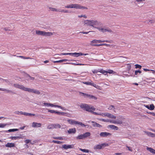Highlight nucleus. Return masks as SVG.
Here are the masks:
<instances>
[{
    "label": "nucleus",
    "instance_id": "5701e85b",
    "mask_svg": "<svg viewBox=\"0 0 155 155\" xmlns=\"http://www.w3.org/2000/svg\"><path fill=\"white\" fill-rule=\"evenodd\" d=\"M146 149L153 154H154L155 152V150L151 148L147 147Z\"/></svg>",
    "mask_w": 155,
    "mask_h": 155
},
{
    "label": "nucleus",
    "instance_id": "09e8293b",
    "mask_svg": "<svg viewBox=\"0 0 155 155\" xmlns=\"http://www.w3.org/2000/svg\"><path fill=\"white\" fill-rule=\"evenodd\" d=\"M6 125V124L3 123L0 124V128H4Z\"/></svg>",
    "mask_w": 155,
    "mask_h": 155
},
{
    "label": "nucleus",
    "instance_id": "4468645a",
    "mask_svg": "<svg viewBox=\"0 0 155 155\" xmlns=\"http://www.w3.org/2000/svg\"><path fill=\"white\" fill-rule=\"evenodd\" d=\"M144 106L148 109L150 110H153L154 109L155 107L153 104H151L150 105H144Z\"/></svg>",
    "mask_w": 155,
    "mask_h": 155
},
{
    "label": "nucleus",
    "instance_id": "4be33fe9",
    "mask_svg": "<svg viewBox=\"0 0 155 155\" xmlns=\"http://www.w3.org/2000/svg\"><path fill=\"white\" fill-rule=\"evenodd\" d=\"M108 109L109 110H113L114 113L116 112V108L113 105H111L108 108Z\"/></svg>",
    "mask_w": 155,
    "mask_h": 155
},
{
    "label": "nucleus",
    "instance_id": "a18cd8bd",
    "mask_svg": "<svg viewBox=\"0 0 155 155\" xmlns=\"http://www.w3.org/2000/svg\"><path fill=\"white\" fill-rule=\"evenodd\" d=\"M18 130L17 129H11L9 130L8 131L9 132H14L15 131H18Z\"/></svg>",
    "mask_w": 155,
    "mask_h": 155
},
{
    "label": "nucleus",
    "instance_id": "b1692460",
    "mask_svg": "<svg viewBox=\"0 0 155 155\" xmlns=\"http://www.w3.org/2000/svg\"><path fill=\"white\" fill-rule=\"evenodd\" d=\"M146 149L153 154H154L155 152V150L151 148L147 147Z\"/></svg>",
    "mask_w": 155,
    "mask_h": 155
},
{
    "label": "nucleus",
    "instance_id": "58836bf2",
    "mask_svg": "<svg viewBox=\"0 0 155 155\" xmlns=\"http://www.w3.org/2000/svg\"><path fill=\"white\" fill-rule=\"evenodd\" d=\"M79 150L84 152L88 153L89 152V150L87 149H82L80 148Z\"/></svg>",
    "mask_w": 155,
    "mask_h": 155
},
{
    "label": "nucleus",
    "instance_id": "1a4fd4ad",
    "mask_svg": "<svg viewBox=\"0 0 155 155\" xmlns=\"http://www.w3.org/2000/svg\"><path fill=\"white\" fill-rule=\"evenodd\" d=\"M109 145L108 144L105 143H104L101 144H97L94 147L93 149L94 150H101L105 147L109 146Z\"/></svg>",
    "mask_w": 155,
    "mask_h": 155
},
{
    "label": "nucleus",
    "instance_id": "6ab92c4d",
    "mask_svg": "<svg viewBox=\"0 0 155 155\" xmlns=\"http://www.w3.org/2000/svg\"><path fill=\"white\" fill-rule=\"evenodd\" d=\"M10 138L13 140H17L18 139H23V137L21 136L17 137H11Z\"/></svg>",
    "mask_w": 155,
    "mask_h": 155
},
{
    "label": "nucleus",
    "instance_id": "37998d69",
    "mask_svg": "<svg viewBox=\"0 0 155 155\" xmlns=\"http://www.w3.org/2000/svg\"><path fill=\"white\" fill-rule=\"evenodd\" d=\"M108 73L109 74H114L115 72L112 70H109L107 71V74Z\"/></svg>",
    "mask_w": 155,
    "mask_h": 155
},
{
    "label": "nucleus",
    "instance_id": "393cba45",
    "mask_svg": "<svg viewBox=\"0 0 155 155\" xmlns=\"http://www.w3.org/2000/svg\"><path fill=\"white\" fill-rule=\"evenodd\" d=\"M83 136L84 138L89 137L90 136L91 134L89 132H87L83 134Z\"/></svg>",
    "mask_w": 155,
    "mask_h": 155
},
{
    "label": "nucleus",
    "instance_id": "aec40b11",
    "mask_svg": "<svg viewBox=\"0 0 155 155\" xmlns=\"http://www.w3.org/2000/svg\"><path fill=\"white\" fill-rule=\"evenodd\" d=\"M54 32L45 31V36H51L53 35H54Z\"/></svg>",
    "mask_w": 155,
    "mask_h": 155
},
{
    "label": "nucleus",
    "instance_id": "20e7f679",
    "mask_svg": "<svg viewBox=\"0 0 155 155\" xmlns=\"http://www.w3.org/2000/svg\"><path fill=\"white\" fill-rule=\"evenodd\" d=\"M65 8H75L77 9H87V7L78 4H71L65 6Z\"/></svg>",
    "mask_w": 155,
    "mask_h": 155
},
{
    "label": "nucleus",
    "instance_id": "f3484780",
    "mask_svg": "<svg viewBox=\"0 0 155 155\" xmlns=\"http://www.w3.org/2000/svg\"><path fill=\"white\" fill-rule=\"evenodd\" d=\"M20 113L21 114L24 115L25 116H35V114H31L30 113L23 112H20Z\"/></svg>",
    "mask_w": 155,
    "mask_h": 155
},
{
    "label": "nucleus",
    "instance_id": "e433bc0d",
    "mask_svg": "<svg viewBox=\"0 0 155 155\" xmlns=\"http://www.w3.org/2000/svg\"><path fill=\"white\" fill-rule=\"evenodd\" d=\"M55 114H57L59 115H63L64 116L65 115V114H66L64 112H61L59 111H56Z\"/></svg>",
    "mask_w": 155,
    "mask_h": 155
},
{
    "label": "nucleus",
    "instance_id": "de8ad7c7",
    "mask_svg": "<svg viewBox=\"0 0 155 155\" xmlns=\"http://www.w3.org/2000/svg\"><path fill=\"white\" fill-rule=\"evenodd\" d=\"M52 142L54 143H56L58 144H61L62 143V142H61L60 141H59L54 140H53Z\"/></svg>",
    "mask_w": 155,
    "mask_h": 155
},
{
    "label": "nucleus",
    "instance_id": "412c9836",
    "mask_svg": "<svg viewBox=\"0 0 155 155\" xmlns=\"http://www.w3.org/2000/svg\"><path fill=\"white\" fill-rule=\"evenodd\" d=\"M91 123L92 124V125L94 127H97L100 128L102 127V126L101 125L95 122L92 121Z\"/></svg>",
    "mask_w": 155,
    "mask_h": 155
},
{
    "label": "nucleus",
    "instance_id": "8fccbe9b",
    "mask_svg": "<svg viewBox=\"0 0 155 155\" xmlns=\"http://www.w3.org/2000/svg\"><path fill=\"white\" fill-rule=\"evenodd\" d=\"M82 83H83V84H86L88 85H91V84L92 82H82Z\"/></svg>",
    "mask_w": 155,
    "mask_h": 155
},
{
    "label": "nucleus",
    "instance_id": "9b49d317",
    "mask_svg": "<svg viewBox=\"0 0 155 155\" xmlns=\"http://www.w3.org/2000/svg\"><path fill=\"white\" fill-rule=\"evenodd\" d=\"M111 135V134L110 133L107 132H102L100 134V137H110Z\"/></svg>",
    "mask_w": 155,
    "mask_h": 155
},
{
    "label": "nucleus",
    "instance_id": "a211bd4d",
    "mask_svg": "<svg viewBox=\"0 0 155 155\" xmlns=\"http://www.w3.org/2000/svg\"><path fill=\"white\" fill-rule=\"evenodd\" d=\"M5 146L8 147H15V144L14 143H8L5 144Z\"/></svg>",
    "mask_w": 155,
    "mask_h": 155
},
{
    "label": "nucleus",
    "instance_id": "f03ea898",
    "mask_svg": "<svg viewBox=\"0 0 155 155\" xmlns=\"http://www.w3.org/2000/svg\"><path fill=\"white\" fill-rule=\"evenodd\" d=\"M14 86L15 87L20 89L23 91H28L29 92L37 94H40V92L38 90L26 87L22 85L18 84H14Z\"/></svg>",
    "mask_w": 155,
    "mask_h": 155
},
{
    "label": "nucleus",
    "instance_id": "338daca9",
    "mask_svg": "<svg viewBox=\"0 0 155 155\" xmlns=\"http://www.w3.org/2000/svg\"><path fill=\"white\" fill-rule=\"evenodd\" d=\"M98 72H99V71L97 70H94L92 71V72L94 74L97 73Z\"/></svg>",
    "mask_w": 155,
    "mask_h": 155
},
{
    "label": "nucleus",
    "instance_id": "ea45409f",
    "mask_svg": "<svg viewBox=\"0 0 155 155\" xmlns=\"http://www.w3.org/2000/svg\"><path fill=\"white\" fill-rule=\"evenodd\" d=\"M66 64H70L73 65H85V64H75L74 63H66Z\"/></svg>",
    "mask_w": 155,
    "mask_h": 155
},
{
    "label": "nucleus",
    "instance_id": "2eb2a0df",
    "mask_svg": "<svg viewBox=\"0 0 155 155\" xmlns=\"http://www.w3.org/2000/svg\"><path fill=\"white\" fill-rule=\"evenodd\" d=\"M76 130L75 128L69 129L67 130L68 133L69 134H74L76 132Z\"/></svg>",
    "mask_w": 155,
    "mask_h": 155
},
{
    "label": "nucleus",
    "instance_id": "c85d7f7f",
    "mask_svg": "<svg viewBox=\"0 0 155 155\" xmlns=\"http://www.w3.org/2000/svg\"><path fill=\"white\" fill-rule=\"evenodd\" d=\"M68 61V60L67 59H62V60H59V61H53L54 63H61V62H62L64 61Z\"/></svg>",
    "mask_w": 155,
    "mask_h": 155
},
{
    "label": "nucleus",
    "instance_id": "4d7b16f0",
    "mask_svg": "<svg viewBox=\"0 0 155 155\" xmlns=\"http://www.w3.org/2000/svg\"><path fill=\"white\" fill-rule=\"evenodd\" d=\"M124 152L117 153H115V155H124Z\"/></svg>",
    "mask_w": 155,
    "mask_h": 155
},
{
    "label": "nucleus",
    "instance_id": "423d86ee",
    "mask_svg": "<svg viewBox=\"0 0 155 155\" xmlns=\"http://www.w3.org/2000/svg\"><path fill=\"white\" fill-rule=\"evenodd\" d=\"M41 105L42 106H45L47 107H58L61 109L62 110H65V109H64V107H61V106L54 105V104H51L50 103L42 102L41 103Z\"/></svg>",
    "mask_w": 155,
    "mask_h": 155
},
{
    "label": "nucleus",
    "instance_id": "f704fd0d",
    "mask_svg": "<svg viewBox=\"0 0 155 155\" xmlns=\"http://www.w3.org/2000/svg\"><path fill=\"white\" fill-rule=\"evenodd\" d=\"M47 128L49 129L54 128V124L49 125L48 126Z\"/></svg>",
    "mask_w": 155,
    "mask_h": 155
},
{
    "label": "nucleus",
    "instance_id": "39448f33",
    "mask_svg": "<svg viewBox=\"0 0 155 155\" xmlns=\"http://www.w3.org/2000/svg\"><path fill=\"white\" fill-rule=\"evenodd\" d=\"M100 120L104 122H110L114 124H123L124 126L127 125V124L122 121L120 120H111L108 119H100Z\"/></svg>",
    "mask_w": 155,
    "mask_h": 155
},
{
    "label": "nucleus",
    "instance_id": "603ef678",
    "mask_svg": "<svg viewBox=\"0 0 155 155\" xmlns=\"http://www.w3.org/2000/svg\"><path fill=\"white\" fill-rule=\"evenodd\" d=\"M78 17L79 18H81V17H83L85 18H87V16L86 15H78Z\"/></svg>",
    "mask_w": 155,
    "mask_h": 155
},
{
    "label": "nucleus",
    "instance_id": "79ce46f5",
    "mask_svg": "<svg viewBox=\"0 0 155 155\" xmlns=\"http://www.w3.org/2000/svg\"><path fill=\"white\" fill-rule=\"evenodd\" d=\"M59 10V12H64V13H67L68 12V11L67 10H65L64 9H62V10Z\"/></svg>",
    "mask_w": 155,
    "mask_h": 155
},
{
    "label": "nucleus",
    "instance_id": "3c124183",
    "mask_svg": "<svg viewBox=\"0 0 155 155\" xmlns=\"http://www.w3.org/2000/svg\"><path fill=\"white\" fill-rule=\"evenodd\" d=\"M48 112H50L52 114L55 113H56V111H55L54 110H49V109H48Z\"/></svg>",
    "mask_w": 155,
    "mask_h": 155
},
{
    "label": "nucleus",
    "instance_id": "052dcab7",
    "mask_svg": "<svg viewBox=\"0 0 155 155\" xmlns=\"http://www.w3.org/2000/svg\"><path fill=\"white\" fill-rule=\"evenodd\" d=\"M131 68V66L130 65L128 64L127 65V68L128 70H130V69Z\"/></svg>",
    "mask_w": 155,
    "mask_h": 155
},
{
    "label": "nucleus",
    "instance_id": "13d9d810",
    "mask_svg": "<svg viewBox=\"0 0 155 155\" xmlns=\"http://www.w3.org/2000/svg\"><path fill=\"white\" fill-rule=\"evenodd\" d=\"M102 41V42H106L109 43H112V41L106 40V41Z\"/></svg>",
    "mask_w": 155,
    "mask_h": 155
},
{
    "label": "nucleus",
    "instance_id": "c756f323",
    "mask_svg": "<svg viewBox=\"0 0 155 155\" xmlns=\"http://www.w3.org/2000/svg\"><path fill=\"white\" fill-rule=\"evenodd\" d=\"M91 86H92L93 87H95L96 88H97L99 90H101V87L98 85H97L96 84H94L93 83H91Z\"/></svg>",
    "mask_w": 155,
    "mask_h": 155
},
{
    "label": "nucleus",
    "instance_id": "f8f14e48",
    "mask_svg": "<svg viewBox=\"0 0 155 155\" xmlns=\"http://www.w3.org/2000/svg\"><path fill=\"white\" fill-rule=\"evenodd\" d=\"M62 147L63 148L66 149L73 148L74 147V145L73 144L70 145L64 144L62 145Z\"/></svg>",
    "mask_w": 155,
    "mask_h": 155
},
{
    "label": "nucleus",
    "instance_id": "a19ab883",
    "mask_svg": "<svg viewBox=\"0 0 155 155\" xmlns=\"http://www.w3.org/2000/svg\"><path fill=\"white\" fill-rule=\"evenodd\" d=\"M0 90L5 91L7 93H9L11 91L5 89L0 88Z\"/></svg>",
    "mask_w": 155,
    "mask_h": 155
},
{
    "label": "nucleus",
    "instance_id": "c9c22d12",
    "mask_svg": "<svg viewBox=\"0 0 155 155\" xmlns=\"http://www.w3.org/2000/svg\"><path fill=\"white\" fill-rule=\"evenodd\" d=\"M155 22V21L154 20H149L147 21V23L150 25H152Z\"/></svg>",
    "mask_w": 155,
    "mask_h": 155
},
{
    "label": "nucleus",
    "instance_id": "473e14b6",
    "mask_svg": "<svg viewBox=\"0 0 155 155\" xmlns=\"http://www.w3.org/2000/svg\"><path fill=\"white\" fill-rule=\"evenodd\" d=\"M88 98L90 99H93L95 100L97 99V98L96 97L91 94H89Z\"/></svg>",
    "mask_w": 155,
    "mask_h": 155
},
{
    "label": "nucleus",
    "instance_id": "bf43d9fd",
    "mask_svg": "<svg viewBox=\"0 0 155 155\" xmlns=\"http://www.w3.org/2000/svg\"><path fill=\"white\" fill-rule=\"evenodd\" d=\"M100 46L105 45L107 46H109L110 45L109 44H100Z\"/></svg>",
    "mask_w": 155,
    "mask_h": 155
},
{
    "label": "nucleus",
    "instance_id": "72a5a7b5",
    "mask_svg": "<svg viewBox=\"0 0 155 155\" xmlns=\"http://www.w3.org/2000/svg\"><path fill=\"white\" fill-rule=\"evenodd\" d=\"M54 128H60L61 127V125L58 124H54Z\"/></svg>",
    "mask_w": 155,
    "mask_h": 155
},
{
    "label": "nucleus",
    "instance_id": "774afa93",
    "mask_svg": "<svg viewBox=\"0 0 155 155\" xmlns=\"http://www.w3.org/2000/svg\"><path fill=\"white\" fill-rule=\"evenodd\" d=\"M73 53H67V55H69L73 56Z\"/></svg>",
    "mask_w": 155,
    "mask_h": 155
},
{
    "label": "nucleus",
    "instance_id": "e2e57ef3",
    "mask_svg": "<svg viewBox=\"0 0 155 155\" xmlns=\"http://www.w3.org/2000/svg\"><path fill=\"white\" fill-rule=\"evenodd\" d=\"M0 80L2 82H8V81L7 80H4L1 78H0Z\"/></svg>",
    "mask_w": 155,
    "mask_h": 155
},
{
    "label": "nucleus",
    "instance_id": "c03bdc74",
    "mask_svg": "<svg viewBox=\"0 0 155 155\" xmlns=\"http://www.w3.org/2000/svg\"><path fill=\"white\" fill-rule=\"evenodd\" d=\"M147 134L148 135L150 136L151 137H153L155 136V134L153 133H152L150 132H147Z\"/></svg>",
    "mask_w": 155,
    "mask_h": 155
},
{
    "label": "nucleus",
    "instance_id": "680f3d73",
    "mask_svg": "<svg viewBox=\"0 0 155 155\" xmlns=\"http://www.w3.org/2000/svg\"><path fill=\"white\" fill-rule=\"evenodd\" d=\"M138 73H141V71L140 70L136 71L135 72V75H137Z\"/></svg>",
    "mask_w": 155,
    "mask_h": 155
},
{
    "label": "nucleus",
    "instance_id": "7c9ffc66",
    "mask_svg": "<svg viewBox=\"0 0 155 155\" xmlns=\"http://www.w3.org/2000/svg\"><path fill=\"white\" fill-rule=\"evenodd\" d=\"M145 1V0H134V2L135 4H138L144 2Z\"/></svg>",
    "mask_w": 155,
    "mask_h": 155
},
{
    "label": "nucleus",
    "instance_id": "0e129e2a",
    "mask_svg": "<svg viewBox=\"0 0 155 155\" xmlns=\"http://www.w3.org/2000/svg\"><path fill=\"white\" fill-rule=\"evenodd\" d=\"M27 75L29 78H28V79L31 80H34V79H35L34 78L31 77H30V76H29L28 75Z\"/></svg>",
    "mask_w": 155,
    "mask_h": 155
},
{
    "label": "nucleus",
    "instance_id": "a878e982",
    "mask_svg": "<svg viewBox=\"0 0 155 155\" xmlns=\"http://www.w3.org/2000/svg\"><path fill=\"white\" fill-rule=\"evenodd\" d=\"M83 55V54L81 52H80V53L75 52V53H73V56H74V57H79L80 56L82 55Z\"/></svg>",
    "mask_w": 155,
    "mask_h": 155
},
{
    "label": "nucleus",
    "instance_id": "4c0bfd02",
    "mask_svg": "<svg viewBox=\"0 0 155 155\" xmlns=\"http://www.w3.org/2000/svg\"><path fill=\"white\" fill-rule=\"evenodd\" d=\"M99 72H100L105 75L107 74V71H105L103 69H101L99 71Z\"/></svg>",
    "mask_w": 155,
    "mask_h": 155
},
{
    "label": "nucleus",
    "instance_id": "6e6d98bb",
    "mask_svg": "<svg viewBox=\"0 0 155 155\" xmlns=\"http://www.w3.org/2000/svg\"><path fill=\"white\" fill-rule=\"evenodd\" d=\"M31 141L30 140H26L25 141V142L26 144H28L29 143H30L31 142Z\"/></svg>",
    "mask_w": 155,
    "mask_h": 155
},
{
    "label": "nucleus",
    "instance_id": "49530a36",
    "mask_svg": "<svg viewBox=\"0 0 155 155\" xmlns=\"http://www.w3.org/2000/svg\"><path fill=\"white\" fill-rule=\"evenodd\" d=\"M126 147L127 149V150L131 152H132L133 151V149L131 147H129L127 146H126Z\"/></svg>",
    "mask_w": 155,
    "mask_h": 155
},
{
    "label": "nucleus",
    "instance_id": "5fc2aeb1",
    "mask_svg": "<svg viewBox=\"0 0 155 155\" xmlns=\"http://www.w3.org/2000/svg\"><path fill=\"white\" fill-rule=\"evenodd\" d=\"M135 68H139L140 69H141L142 67L141 65H139V64H136L135 65Z\"/></svg>",
    "mask_w": 155,
    "mask_h": 155
},
{
    "label": "nucleus",
    "instance_id": "f257e3e1",
    "mask_svg": "<svg viewBox=\"0 0 155 155\" xmlns=\"http://www.w3.org/2000/svg\"><path fill=\"white\" fill-rule=\"evenodd\" d=\"M80 107L84 110L90 112L94 115H100L102 117H107L108 118L115 119L116 116L108 113H104L95 112L94 111L96 110V108L93 106L86 104L82 103L80 104Z\"/></svg>",
    "mask_w": 155,
    "mask_h": 155
},
{
    "label": "nucleus",
    "instance_id": "7ed1b4c3",
    "mask_svg": "<svg viewBox=\"0 0 155 155\" xmlns=\"http://www.w3.org/2000/svg\"><path fill=\"white\" fill-rule=\"evenodd\" d=\"M84 25L96 28L97 26L101 25V23L96 20H86L84 21Z\"/></svg>",
    "mask_w": 155,
    "mask_h": 155
},
{
    "label": "nucleus",
    "instance_id": "cd10ccee",
    "mask_svg": "<svg viewBox=\"0 0 155 155\" xmlns=\"http://www.w3.org/2000/svg\"><path fill=\"white\" fill-rule=\"evenodd\" d=\"M110 128L112 130H117L118 129V127L117 126L114 125H110L109 126Z\"/></svg>",
    "mask_w": 155,
    "mask_h": 155
},
{
    "label": "nucleus",
    "instance_id": "69168bd1",
    "mask_svg": "<svg viewBox=\"0 0 155 155\" xmlns=\"http://www.w3.org/2000/svg\"><path fill=\"white\" fill-rule=\"evenodd\" d=\"M92 32V31H88V32H81V33H83V34H87L89 32Z\"/></svg>",
    "mask_w": 155,
    "mask_h": 155
},
{
    "label": "nucleus",
    "instance_id": "dca6fc26",
    "mask_svg": "<svg viewBox=\"0 0 155 155\" xmlns=\"http://www.w3.org/2000/svg\"><path fill=\"white\" fill-rule=\"evenodd\" d=\"M41 126V124L40 123H38L35 122H33L32 124V127H39Z\"/></svg>",
    "mask_w": 155,
    "mask_h": 155
},
{
    "label": "nucleus",
    "instance_id": "ddd939ff",
    "mask_svg": "<svg viewBox=\"0 0 155 155\" xmlns=\"http://www.w3.org/2000/svg\"><path fill=\"white\" fill-rule=\"evenodd\" d=\"M35 33L36 35H41L45 36V31L40 30H36Z\"/></svg>",
    "mask_w": 155,
    "mask_h": 155
},
{
    "label": "nucleus",
    "instance_id": "9d476101",
    "mask_svg": "<svg viewBox=\"0 0 155 155\" xmlns=\"http://www.w3.org/2000/svg\"><path fill=\"white\" fill-rule=\"evenodd\" d=\"M103 41L99 40L94 39L90 42V45L91 46H100V44H98L102 42Z\"/></svg>",
    "mask_w": 155,
    "mask_h": 155
},
{
    "label": "nucleus",
    "instance_id": "6e6552de",
    "mask_svg": "<svg viewBox=\"0 0 155 155\" xmlns=\"http://www.w3.org/2000/svg\"><path fill=\"white\" fill-rule=\"evenodd\" d=\"M67 121L71 125L78 124L83 127H86L85 125L84 124L81 122H79L71 119H68L67 120Z\"/></svg>",
    "mask_w": 155,
    "mask_h": 155
},
{
    "label": "nucleus",
    "instance_id": "2f4dec72",
    "mask_svg": "<svg viewBox=\"0 0 155 155\" xmlns=\"http://www.w3.org/2000/svg\"><path fill=\"white\" fill-rule=\"evenodd\" d=\"M76 139L77 140H80L84 139L83 134H81L78 135L76 137Z\"/></svg>",
    "mask_w": 155,
    "mask_h": 155
},
{
    "label": "nucleus",
    "instance_id": "bb28decb",
    "mask_svg": "<svg viewBox=\"0 0 155 155\" xmlns=\"http://www.w3.org/2000/svg\"><path fill=\"white\" fill-rule=\"evenodd\" d=\"M49 9L50 11L53 12H59V9H58L56 8L51 7H49Z\"/></svg>",
    "mask_w": 155,
    "mask_h": 155
},
{
    "label": "nucleus",
    "instance_id": "0eeeda50",
    "mask_svg": "<svg viewBox=\"0 0 155 155\" xmlns=\"http://www.w3.org/2000/svg\"><path fill=\"white\" fill-rule=\"evenodd\" d=\"M101 25L97 26L96 29L98 30L99 31L102 32H105L107 31L110 33L112 32V31L111 29L108 28H106L102 26L101 25L102 24L101 23Z\"/></svg>",
    "mask_w": 155,
    "mask_h": 155
},
{
    "label": "nucleus",
    "instance_id": "864d4df0",
    "mask_svg": "<svg viewBox=\"0 0 155 155\" xmlns=\"http://www.w3.org/2000/svg\"><path fill=\"white\" fill-rule=\"evenodd\" d=\"M54 139H55L59 140H63L64 139L62 137H54Z\"/></svg>",
    "mask_w": 155,
    "mask_h": 155
}]
</instances>
